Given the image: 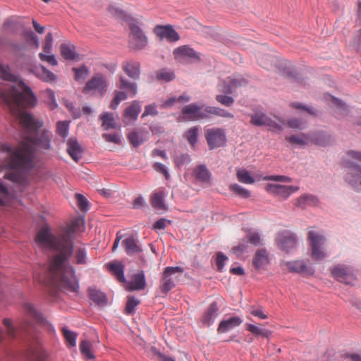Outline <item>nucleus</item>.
Wrapping results in <instances>:
<instances>
[{
    "instance_id": "nucleus-47",
    "label": "nucleus",
    "mask_w": 361,
    "mask_h": 361,
    "mask_svg": "<svg viewBox=\"0 0 361 361\" xmlns=\"http://www.w3.org/2000/svg\"><path fill=\"white\" fill-rule=\"evenodd\" d=\"M238 180L243 183L252 184L255 183V178L250 175V172L246 169H239L237 171Z\"/></svg>"
},
{
    "instance_id": "nucleus-49",
    "label": "nucleus",
    "mask_w": 361,
    "mask_h": 361,
    "mask_svg": "<svg viewBox=\"0 0 361 361\" xmlns=\"http://www.w3.org/2000/svg\"><path fill=\"white\" fill-rule=\"evenodd\" d=\"M23 307L25 312L35 320L37 322H42V314L35 309L33 305L30 303H25Z\"/></svg>"
},
{
    "instance_id": "nucleus-64",
    "label": "nucleus",
    "mask_w": 361,
    "mask_h": 361,
    "mask_svg": "<svg viewBox=\"0 0 361 361\" xmlns=\"http://www.w3.org/2000/svg\"><path fill=\"white\" fill-rule=\"evenodd\" d=\"M287 125L290 128L294 129H304L305 128V123L297 118L289 119L287 122Z\"/></svg>"
},
{
    "instance_id": "nucleus-46",
    "label": "nucleus",
    "mask_w": 361,
    "mask_h": 361,
    "mask_svg": "<svg viewBox=\"0 0 361 361\" xmlns=\"http://www.w3.org/2000/svg\"><path fill=\"white\" fill-rule=\"evenodd\" d=\"M127 98H128V95H127L126 92H125L123 91L115 90L114 91V97L111 100L109 107L111 109H114V110L116 109L118 107V106L119 105V104L122 101L127 99Z\"/></svg>"
},
{
    "instance_id": "nucleus-35",
    "label": "nucleus",
    "mask_w": 361,
    "mask_h": 361,
    "mask_svg": "<svg viewBox=\"0 0 361 361\" xmlns=\"http://www.w3.org/2000/svg\"><path fill=\"white\" fill-rule=\"evenodd\" d=\"M267 260L268 255L267 250L265 249H260L256 252L253 257L252 264L255 269H259L262 267Z\"/></svg>"
},
{
    "instance_id": "nucleus-50",
    "label": "nucleus",
    "mask_w": 361,
    "mask_h": 361,
    "mask_svg": "<svg viewBox=\"0 0 361 361\" xmlns=\"http://www.w3.org/2000/svg\"><path fill=\"white\" fill-rule=\"evenodd\" d=\"M72 71L74 72V79L76 81L83 80L89 75V69L85 65H82L79 68L73 67Z\"/></svg>"
},
{
    "instance_id": "nucleus-20",
    "label": "nucleus",
    "mask_w": 361,
    "mask_h": 361,
    "mask_svg": "<svg viewBox=\"0 0 361 361\" xmlns=\"http://www.w3.org/2000/svg\"><path fill=\"white\" fill-rule=\"evenodd\" d=\"M146 287V279L143 271L135 274L130 281L127 284V290L129 291L142 290Z\"/></svg>"
},
{
    "instance_id": "nucleus-15",
    "label": "nucleus",
    "mask_w": 361,
    "mask_h": 361,
    "mask_svg": "<svg viewBox=\"0 0 361 361\" xmlns=\"http://www.w3.org/2000/svg\"><path fill=\"white\" fill-rule=\"evenodd\" d=\"M289 272L312 276L314 274V268L308 267L303 260H293L286 262Z\"/></svg>"
},
{
    "instance_id": "nucleus-27",
    "label": "nucleus",
    "mask_w": 361,
    "mask_h": 361,
    "mask_svg": "<svg viewBox=\"0 0 361 361\" xmlns=\"http://www.w3.org/2000/svg\"><path fill=\"white\" fill-rule=\"evenodd\" d=\"M141 109L140 102L134 100L132 102L131 104L124 110L123 117L125 119H129L130 121H136Z\"/></svg>"
},
{
    "instance_id": "nucleus-3",
    "label": "nucleus",
    "mask_w": 361,
    "mask_h": 361,
    "mask_svg": "<svg viewBox=\"0 0 361 361\" xmlns=\"http://www.w3.org/2000/svg\"><path fill=\"white\" fill-rule=\"evenodd\" d=\"M129 47L133 50H141L147 45V37L135 19L128 23Z\"/></svg>"
},
{
    "instance_id": "nucleus-21",
    "label": "nucleus",
    "mask_w": 361,
    "mask_h": 361,
    "mask_svg": "<svg viewBox=\"0 0 361 361\" xmlns=\"http://www.w3.org/2000/svg\"><path fill=\"white\" fill-rule=\"evenodd\" d=\"M30 72L36 75L39 79L46 82H54L57 78V76L54 73L48 70L43 65L35 66L30 70Z\"/></svg>"
},
{
    "instance_id": "nucleus-17",
    "label": "nucleus",
    "mask_w": 361,
    "mask_h": 361,
    "mask_svg": "<svg viewBox=\"0 0 361 361\" xmlns=\"http://www.w3.org/2000/svg\"><path fill=\"white\" fill-rule=\"evenodd\" d=\"M123 71L131 79L137 80L140 78L141 74V64L139 61L130 59L123 62L122 65Z\"/></svg>"
},
{
    "instance_id": "nucleus-25",
    "label": "nucleus",
    "mask_w": 361,
    "mask_h": 361,
    "mask_svg": "<svg viewBox=\"0 0 361 361\" xmlns=\"http://www.w3.org/2000/svg\"><path fill=\"white\" fill-rule=\"evenodd\" d=\"M122 245L128 255H133L142 252V249L137 244V240L133 236L125 238L122 241Z\"/></svg>"
},
{
    "instance_id": "nucleus-43",
    "label": "nucleus",
    "mask_w": 361,
    "mask_h": 361,
    "mask_svg": "<svg viewBox=\"0 0 361 361\" xmlns=\"http://www.w3.org/2000/svg\"><path fill=\"white\" fill-rule=\"evenodd\" d=\"M140 303V300L133 295L127 297V302L125 307V313L131 315L135 313L136 307Z\"/></svg>"
},
{
    "instance_id": "nucleus-34",
    "label": "nucleus",
    "mask_w": 361,
    "mask_h": 361,
    "mask_svg": "<svg viewBox=\"0 0 361 361\" xmlns=\"http://www.w3.org/2000/svg\"><path fill=\"white\" fill-rule=\"evenodd\" d=\"M199 131L198 126H192L188 129L183 134L184 138L187 140L190 145L192 147H195L198 142Z\"/></svg>"
},
{
    "instance_id": "nucleus-13",
    "label": "nucleus",
    "mask_w": 361,
    "mask_h": 361,
    "mask_svg": "<svg viewBox=\"0 0 361 361\" xmlns=\"http://www.w3.org/2000/svg\"><path fill=\"white\" fill-rule=\"evenodd\" d=\"M267 192L280 196L283 199H288L293 193L300 190L299 186L283 185L279 184H268L266 187Z\"/></svg>"
},
{
    "instance_id": "nucleus-51",
    "label": "nucleus",
    "mask_w": 361,
    "mask_h": 361,
    "mask_svg": "<svg viewBox=\"0 0 361 361\" xmlns=\"http://www.w3.org/2000/svg\"><path fill=\"white\" fill-rule=\"evenodd\" d=\"M79 348L81 353L86 356L88 359L94 358V356L91 351L92 344L90 341H82L80 343Z\"/></svg>"
},
{
    "instance_id": "nucleus-40",
    "label": "nucleus",
    "mask_w": 361,
    "mask_h": 361,
    "mask_svg": "<svg viewBox=\"0 0 361 361\" xmlns=\"http://www.w3.org/2000/svg\"><path fill=\"white\" fill-rule=\"evenodd\" d=\"M156 78L159 81L168 82L174 80L175 74L173 71L166 68H164L156 72Z\"/></svg>"
},
{
    "instance_id": "nucleus-14",
    "label": "nucleus",
    "mask_w": 361,
    "mask_h": 361,
    "mask_svg": "<svg viewBox=\"0 0 361 361\" xmlns=\"http://www.w3.org/2000/svg\"><path fill=\"white\" fill-rule=\"evenodd\" d=\"M154 32L161 39L166 38L169 42H175L179 40L180 36L172 25H157Z\"/></svg>"
},
{
    "instance_id": "nucleus-6",
    "label": "nucleus",
    "mask_w": 361,
    "mask_h": 361,
    "mask_svg": "<svg viewBox=\"0 0 361 361\" xmlns=\"http://www.w3.org/2000/svg\"><path fill=\"white\" fill-rule=\"evenodd\" d=\"M308 240L310 245V255L314 260H322L326 257L322 250V245L325 243V238L314 231L308 232Z\"/></svg>"
},
{
    "instance_id": "nucleus-62",
    "label": "nucleus",
    "mask_w": 361,
    "mask_h": 361,
    "mask_svg": "<svg viewBox=\"0 0 361 361\" xmlns=\"http://www.w3.org/2000/svg\"><path fill=\"white\" fill-rule=\"evenodd\" d=\"M3 324L6 328L7 335L11 338L16 337V328L14 327L12 321L10 319L5 318L3 320Z\"/></svg>"
},
{
    "instance_id": "nucleus-36",
    "label": "nucleus",
    "mask_w": 361,
    "mask_h": 361,
    "mask_svg": "<svg viewBox=\"0 0 361 361\" xmlns=\"http://www.w3.org/2000/svg\"><path fill=\"white\" fill-rule=\"evenodd\" d=\"M206 114H207V118H209L212 114L223 118H233L234 117L233 114L224 109L211 106H206Z\"/></svg>"
},
{
    "instance_id": "nucleus-60",
    "label": "nucleus",
    "mask_w": 361,
    "mask_h": 361,
    "mask_svg": "<svg viewBox=\"0 0 361 361\" xmlns=\"http://www.w3.org/2000/svg\"><path fill=\"white\" fill-rule=\"evenodd\" d=\"M228 257L226 255H224L222 252H218L216 253V264L217 267V270L219 271H223L225 266V263L226 261H228Z\"/></svg>"
},
{
    "instance_id": "nucleus-5",
    "label": "nucleus",
    "mask_w": 361,
    "mask_h": 361,
    "mask_svg": "<svg viewBox=\"0 0 361 361\" xmlns=\"http://www.w3.org/2000/svg\"><path fill=\"white\" fill-rule=\"evenodd\" d=\"M205 139L209 150L224 147L227 142L226 130L221 128L207 129Z\"/></svg>"
},
{
    "instance_id": "nucleus-52",
    "label": "nucleus",
    "mask_w": 361,
    "mask_h": 361,
    "mask_svg": "<svg viewBox=\"0 0 361 361\" xmlns=\"http://www.w3.org/2000/svg\"><path fill=\"white\" fill-rule=\"evenodd\" d=\"M245 241L251 243L255 246H259L262 245L260 234L258 232H250L247 234Z\"/></svg>"
},
{
    "instance_id": "nucleus-41",
    "label": "nucleus",
    "mask_w": 361,
    "mask_h": 361,
    "mask_svg": "<svg viewBox=\"0 0 361 361\" xmlns=\"http://www.w3.org/2000/svg\"><path fill=\"white\" fill-rule=\"evenodd\" d=\"M118 87L121 90H128L129 92L132 94V96H135L137 92V84L135 82L128 81L123 76L120 77Z\"/></svg>"
},
{
    "instance_id": "nucleus-53",
    "label": "nucleus",
    "mask_w": 361,
    "mask_h": 361,
    "mask_svg": "<svg viewBox=\"0 0 361 361\" xmlns=\"http://www.w3.org/2000/svg\"><path fill=\"white\" fill-rule=\"evenodd\" d=\"M4 178L13 183L18 184H21L25 181L24 176L21 173L18 172L6 173L4 176Z\"/></svg>"
},
{
    "instance_id": "nucleus-10",
    "label": "nucleus",
    "mask_w": 361,
    "mask_h": 361,
    "mask_svg": "<svg viewBox=\"0 0 361 361\" xmlns=\"http://www.w3.org/2000/svg\"><path fill=\"white\" fill-rule=\"evenodd\" d=\"M348 171L345 176V180L355 190H361V166L348 161L345 164Z\"/></svg>"
},
{
    "instance_id": "nucleus-31",
    "label": "nucleus",
    "mask_w": 361,
    "mask_h": 361,
    "mask_svg": "<svg viewBox=\"0 0 361 361\" xmlns=\"http://www.w3.org/2000/svg\"><path fill=\"white\" fill-rule=\"evenodd\" d=\"M286 140L289 143L300 147L310 145L309 133H301L300 135H292L287 136Z\"/></svg>"
},
{
    "instance_id": "nucleus-7",
    "label": "nucleus",
    "mask_w": 361,
    "mask_h": 361,
    "mask_svg": "<svg viewBox=\"0 0 361 361\" xmlns=\"http://www.w3.org/2000/svg\"><path fill=\"white\" fill-rule=\"evenodd\" d=\"M331 276L338 281L353 284L355 281L353 268L343 264H338L330 269Z\"/></svg>"
},
{
    "instance_id": "nucleus-58",
    "label": "nucleus",
    "mask_w": 361,
    "mask_h": 361,
    "mask_svg": "<svg viewBox=\"0 0 361 361\" xmlns=\"http://www.w3.org/2000/svg\"><path fill=\"white\" fill-rule=\"evenodd\" d=\"M216 100L217 102L226 106H231L234 103V99L227 94H218L216 96Z\"/></svg>"
},
{
    "instance_id": "nucleus-33",
    "label": "nucleus",
    "mask_w": 361,
    "mask_h": 361,
    "mask_svg": "<svg viewBox=\"0 0 361 361\" xmlns=\"http://www.w3.org/2000/svg\"><path fill=\"white\" fill-rule=\"evenodd\" d=\"M0 78L4 81L17 82L18 76L11 72L10 66L0 63Z\"/></svg>"
},
{
    "instance_id": "nucleus-29",
    "label": "nucleus",
    "mask_w": 361,
    "mask_h": 361,
    "mask_svg": "<svg viewBox=\"0 0 361 361\" xmlns=\"http://www.w3.org/2000/svg\"><path fill=\"white\" fill-rule=\"evenodd\" d=\"M165 192L160 190L154 192L150 197L152 207L157 210H166V206L164 203Z\"/></svg>"
},
{
    "instance_id": "nucleus-4",
    "label": "nucleus",
    "mask_w": 361,
    "mask_h": 361,
    "mask_svg": "<svg viewBox=\"0 0 361 361\" xmlns=\"http://www.w3.org/2000/svg\"><path fill=\"white\" fill-rule=\"evenodd\" d=\"M108 89V83L105 75L102 73L94 74L85 85L82 92L85 94H99L104 96Z\"/></svg>"
},
{
    "instance_id": "nucleus-22",
    "label": "nucleus",
    "mask_w": 361,
    "mask_h": 361,
    "mask_svg": "<svg viewBox=\"0 0 361 361\" xmlns=\"http://www.w3.org/2000/svg\"><path fill=\"white\" fill-rule=\"evenodd\" d=\"M67 152L76 162L81 158L83 150L77 138L71 137L67 140Z\"/></svg>"
},
{
    "instance_id": "nucleus-38",
    "label": "nucleus",
    "mask_w": 361,
    "mask_h": 361,
    "mask_svg": "<svg viewBox=\"0 0 361 361\" xmlns=\"http://www.w3.org/2000/svg\"><path fill=\"white\" fill-rule=\"evenodd\" d=\"M245 329L247 331L251 332L253 335L256 336H262L264 338H268L271 335V331L265 329H262L255 324H246Z\"/></svg>"
},
{
    "instance_id": "nucleus-2",
    "label": "nucleus",
    "mask_w": 361,
    "mask_h": 361,
    "mask_svg": "<svg viewBox=\"0 0 361 361\" xmlns=\"http://www.w3.org/2000/svg\"><path fill=\"white\" fill-rule=\"evenodd\" d=\"M51 133L48 130H43L42 133L32 136L25 134L18 147L10 144L3 143L1 150L8 154V161L6 169L18 170L28 173L35 166V156L36 147L39 149L48 150L51 147Z\"/></svg>"
},
{
    "instance_id": "nucleus-9",
    "label": "nucleus",
    "mask_w": 361,
    "mask_h": 361,
    "mask_svg": "<svg viewBox=\"0 0 361 361\" xmlns=\"http://www.w3.org/2000/svg\"><path fill=\"white\" fill-rule=\"evenodd\" d=\"M183 119L185 121H199L207 119L206 107L199 106L197 104L192 103L183 106L181 109Z\"/></svg>"
},
{
    "instance_id": "nucleus-48",
    "label": "nucleus",
    "mask_w": 361,
    "mask_h": 361,
    "mask_svg": "<svg viewBox=\"0 0 361 361\" xmlns=\"http://www.w3.org/2000/svg\"><path fill=\"white\" fill-rule=\"evenodd\" d=\"M56 131L59 136L63 138L64 142L69 133V121H59L56 124Z\"/></svg>"
},
{
    "instance_id": "nucleus-39",
    "label": "nucleus",
    "mask_w": 361,
    "mask_h": 361,
    "mask_svg": "<svg viewBox=\"0 0 361 361\" xmlns=\"http://www.w3.org/2000/svg\"><path fill=\"white\" fill-rule=\"evenodd\" d=\"M267 115L262 111H257L250 115V123L255 126H264Z\"/></svg>"
},
{
    "instance_id": "nucleus-63",
    "label": "nucleus",
    "mask_w": 361,
    "mask_h": 361,
    "mask_svg": "<svg viewBox=\"0 0 361 361\" xmlns=\"http://www.w3.org/2000/svg\"><path fill=\"white\" fill-rule=\"evenodd\" d=\"M103 138L105 141L109 142H113L114 144L120 145L121 143V136L118 133H104L103 134Z\"/></svg>"
},
{
    "instance_id": "nucleus-11",
    "label": "nucleus",
    "mask_w": 361,
    "mask_h": 361,
    "mask_svg": "<svg viewBox=\"0 0 361 361\" xmlns=\"http://www.w3.org/2000/svg\"><path fill=\"white\" fill-rule=\"evenodd\" d=\"M175 59L178 61L190 63L199 62L201 59L199 54L188 45H183L176 48L173 52Z\"/></svg>"
},
{
    "instance_id": "nucleus-23",
    "label": "nucleus",
    "mask_w": 361,
    "mask_h": 361,
    "mask_svg": "<svg viewBox=\"0 0 361 361\" xmlns=\"http://www.w3.org/2000/svg\"><path fill=\"white\" fill-rule=\"evenodd\" d=\"M243 320L240 317H231L227 319L220 322L217 328V331L219 334L226 333L229 330L240 326Z\"/></svg>"
},
{
    "instance_id": "nucleus-55",
    "label": "nucleus",
    "mask_w": 361,
    "mask_h": 361,
    "mask_svg": "<svg viewBox=\"0 0 361 361\" xmlns=\"http://www.w3.org/2000/svg\"><path fill=\"white\" fill-rule=\"evenodd\" d=\"M75 261L77 264H85L87 263V252L83 247L77 249L75 255Z\"/></svg>"
},
{
    "instance_id": "nucleus-61",
    "label": "nucleus",
    "mask_w": 361,
    "mask_h": 361,
    "mask_svg": "<svg viewBox=\"0 0 361 361\" xmlns=\"http://www.w3.org/2000/svg\"><path fill=\"white\" fill-rule=\"evenodd\" d=\"M24 37L28 42H30L35 48H39V41L36 35L31 30H25Z\"/></svg>"
},
{
    "instance_id": "nucleus-19",
    "label": "nucleus",
    "mask_w": 361,
    "mask_h": 361,
    "mask_svg": "<svg viewBox=\"0 0 361 361\" xmlns=\"http://www.w3.org/2000/svg\"><path fill=\"white\" fill-rule=\"evenodd\" d=\"M19 86L22 87L23 91L18 93V99L24 101L27 105L33 107L36 106L37 103V99L32 89L23 80L19 82Z\"/></svg>"
},
{
    "instance_id": "nucleus-26",
    "label": "nucleus",
    "mask_w": 361,
    "mask_h": 361,
    "mask_svg": "<svg viewBox=\"0 0 361 361\" xmlns=\"http://www.w3.org/2000/svg\"><path fill=\"white\" fill-rule=\"evenodd\" d=\"M145 134L147 135L148 133L135 129L127 135V138L133 147L137 148L146 140L144 137Z\"/></svg>"
},
{
    "instance_id": "nucleus-28",
    "label": "nucleus",
    "mask_w": 361,
    "mask_h": 361,
    "mask_svg": "<svg viewBox=\"0 0 361 361\" xmlns=\"http://www.w3.org/2000/svg\"><path fill=\"white\" fill-rule=\"evenodd\" d=\"M88 295L90 299L99 306H106L108 303L106 294L97 289L90 288Z\"/></svg>"
},
{
    "instance_id": "nucleus-32",
    "label": "nucleus",
    "mask_w": 361,
    "mask_h": 361,
    "mask_svg": "<svg viewBox=\"0 0 361 361\" xmlns=\"http://www.w3.org/2000/svg\"><path fill=\"white\" fill-rule=\"evenodd\" d=\"M61 54L66 60L73 61L77 57L75 47L73 44L63 43L60 46Z\"/></svg>"
},
{
    "instance_id": "nucleus-56",
    "label": "nucleus",
    "mask_w": 361,
    "mask_h": 361,
    "mask_svg": "<svg viewBox=\"0 0 361 361\" xmlns=\"http://www.w3.org/2000/svg\"><path fill=\"white\" fill-rule=\"evenodd\" d=\"M249 312L251 315L258 317L260 319L268 318V315L263 312V307L261 305H258L257 307L251 306L249 309Z\"/></svg>"
},
{
    "instance_id": "nucleus-16",
    "label": "nucleus",
    "mask_w": 361,
    "mask_h": 361,
    "mask_svg": "<svg viewBox=\"0 0 361 361\" xmlns=\"http://www.w3.org/2000/svg\"><path fill=\"white\" fill-rule=\"evenodd\" d=\"M319 204L320 200L317 196L310 193H305L295 200V206L302 209H305L309 207H319Z\"/></svg>"
},
{
    "instance_id": "nucleus-57",
    "label": "nucleus",
    "mask_w": 361,
    "mask_h": 361,
    "mask_svg": "<svg viewBox=\"0 0 361 361\" xmlns=\"http://www.w3.org/2000/svg\"><path fill=\"white\" fill-rule=\"evenodd\" d=\"M191 159L188 154H181L180 155H176L174 157V162L176 166L180 169L183 167L186 163L190 162Z\"/></svg>"
},
{
    "instance_id": "nucleus-18",
    "label": "nucleus",
    "mask_w": 361,
    "mask_h": 361,
    "mask_svg": "<svg viewBox=\"0 0 361 361\" xmlns=\"http://www.w3.org/2000/svg\"><path fill=\"white\" fill-rule=\"evenodd\" d=\"M219 313V307L216 301L212 302L202 314L201 322L204 325H212Z\"/></svg>"
},
{
    "instance_id": "nucleus-42",
    "label": "nucleus",
    "mask_w": 361,
    "mask_h": 361,
    "mask_svg": "<svg viewBox=\"0 0 361 361\" xmlns=\"http://www.w3.org/2000/svg\"><path fill=\"white\" fill-rule=\"evenodd\" d=\"M229 190L236 195L243 199H247L251 195L250 192L247 189L237 183L231 184L229 185Z\"/></svg>"
},
{
    "instance_id": "nucleus-1",
    "label": "nucleus",
    "mask_w": 361,
    "mask_h": 361,
    "mask_svg": "<svg viewBox=\"0 0 361 361\" xmlns=\"http://www.w3.org/2000/svg\"><path fill=\"white\" fill-rule=\"evenodd\" d=\"M73 231V228H68L65 233L56 236L50 232L49 228H43L36 234L35 243L42 249L57 252L52 257L48 270L50 285L76 293L79 291V283L75 269L66 264L74 250L71 237Z\"/></svg>"
},
{
    "instance_id": "nucleus-30",
    "label": "nucleus",
    "mask_w": 361,
    "mask_h": 361,
    "mask_svg": "<svg viewBox=\"0 0 361 361\" xmlns=\"http://www.w3.org/2000/svg\"><path fill=\"white\" fill-rule=\"evenodd\" d=\"M109 270L117 278L120 282H125V266L121 262H111L108 264Z\"/></svg>"
},
{
    "instance_id": "nucleus-37",
    "label": "nucleus",
    "mask_w": 361,
    "mask_h": 361,
    "mask_svg": "<svg viewBox=\"0 0 361 361\" xmlns=\"http://www.w3.org/2000/svg\"><path fill=\"white\" fill-rule=\"evenodd\" d=\"M100 119L102 121V127L104 130L115 129L116 123L115 121L113 114L105 112L100 115Z\"/></svg>"
},
{
    "instance_id": "nucleus-45",
    "label": "nucleus",
    "mask_w": 361,
    "mask_h": 361,
    "mask_svg": "<svg viewBox=\"0 0 361 361\" xmlns=\"http://www.w3.org/2000/svg\"><path fill=\"white\" fill-rule=\"evenodd\" d=\"M62 331L68 347H75L78 334L75 332L68 329L66 327H63L62 329Z\"/></svg>"
},
{
    "instance_id": "nucleus-44",
    "label": "nucleus",
    "mask_w": 361,
    "mask_h": 361,
    "mask_svg": "<svg viewBox=\"0 0 361 361\" xmlns=\"http://www.w3.org/2000/svg\"><path fill=\"white\" fill-rule=\"evenodd\" d=\"M175 286L174 281L169 275H165L163 272L162 281L160 286V290L162 293L166 295Z\"/></svg>"
},
{
    "instance_id": "nucleus-54",
    "label": "nucleus",
    "mask_w": 361,
    "mask_h": 361,
    "mask_svg": "<svg viewBox=\"0 0 361 361\" xmlns=\"http://www.w3.org/2000/svg\"><path fill=\"white\" fill-rule=\"evenodd\" d=\"M109 11L110 13L117 17L118 18H121V19H123L125 21H127V22H130L131 21V19H133V18H131L130 16H128V14H126L124 11H123L122 10L118 8H116L114 6H111L109 8Z\"/></svg>"
},
{
    "instance_id": "nucleus-12",
    "label": "nucleus",
    "mask_w": 361,
    "mask_h": 361,
    "mask_svg": "<svg viewBox=\"0 0 361 361\" xmlns=\"http://www.w3.org/2000/svg\"><path fill=\"white\" fill-rule=\"evenodd\" d=\"M310 145L326 147L333 145L335 139L328 132L323 130H318L308 133Z\"/></svg>"
},
{
    "instance_id": "nucleus-24",
    "label": "nucleus",
    "mask_w": 361,
    "mask_h": 361,
    "mask_svg": "<svg viewBox=\"0 0 361 361\" xmlns=\"http://www.w3.org/2000/svg\"><path fill=\"white\" fill-rule=\"evenodd\" d=\"M193 174L197 180L202 183H210L212 173L204 164L197 166L193 170Z\"/></svg>"
},
{
    "instance_id": "nucleus-59",
    "label": "nucleus",
    "mask_w": 361,
    "mask_h": 361,
    "mask_svg": "<svg viewBox=\"0 0 361 361\" xmlns=\"http://www.w3.org/2000/svg\"><path fill=\"white\" fill-rule=\"evenodd\" d=\"M75 198L78 206L82 211H87L89 207V202L87 199L82 194L76 193Z\"/></svg>"
},
{
    "instance_id": "nucleus-8",
    "label": "nucleus",
    "mask_w": 361,
    "mask_h": 361,
    "mask_svg": "<svg viewBox=\"0 0 361 361\" xmlns=\"http://www.w3.org/2000/svg\"><path fill=\"white\" fill-rule=\"evenodd\" d=\"M276 243L281 250L288 253L297 247L298 237L293 232L286 230L277 234Z\"/></svg>"
}]
</instances>
